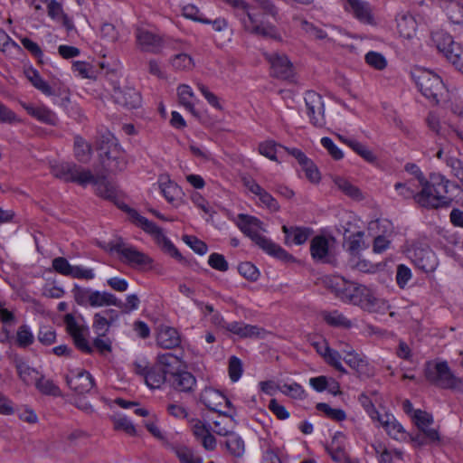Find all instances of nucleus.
<instances>
[{"mask_svg": "<svg viewBox=\"0 0 463 463\" xmlns=\"http://www.w3.org/2000/svg\"><path fill=\"white\" fill-rule=\"evenodd\" d=\"M344 9L364 24H373L371 5L364 0H341Z\"/></svg>", "mask_w": 463, "mask_h": 463, "instance_id": "obj_14", "label": "nucleus"}, {"mask_svg": "<svg viewBox=\"0 0 463 463\" xmlns=\"http://www.w3.org/2000/svg\"><path fill=\"white\" fill-rule=\"evenodd\" d=\"M308 383L317 392H327L333 395L340 393L338 382L330 376L319 375L311 377L308 380Z\"/></svg>", "mask_w": 463, "mask_h": 463, "instance_id": "obj_25", "label": "nucleus"}, {"mask_svg": "<svg viewBox=\"0 0 463 463\" xmlns=\"http://www.w3.org/2000/svg\"><path fill=\"white\" fill-rule=\"evenodd\" d=\"M449 183L450 181L441 174H430L426 184L418 186L416 203L426 209L449 207L452 201L448 196Z\"/></svg>", "mask_w": 463, "mask_h": 463, "instance_id": "obj_1", "label": "nucleus"}, {"mask_svg": "<svg viewBox=\"0 0 463 463\" xmlns=\"http://www.w3.org/2000/svg\"><path fill=\"white\" fill-rule=\"evenodd\" d=\"M225 446L230 453L237 458L241 457L245 451V445L242 439L234 432L226 435Z\"/></svg>", "mask_w": 463, "mask_h": 463, "instance_id": "obj_41", "label": "nucleus"}, {"mask_svg": "<svg viewBox=\"0 0 463 463\" xmlns=\"http://www.w3.org/2000/svg\"><path fill=\"white\" fill-rule=\"evenodd\" d=\"M346 145H348L355 153L362 156L365 161L369 163H373L376 161L377 157L373 154V152L362 143L356 140H349L346 141Z\"/></svg>", "mask_w": 463, "mask_h": 463, "instance_id": "obj_54", "label": "nucleus"}, {"mask_svg": "<svg viewBox=\"0 0 463 463\" xmlns=\"http://www.w3.org/2000/svg\"><path fill=\"white\" fill-rule=\"evenodd\" d=\"M52 174L63 181L74 182L83 186L89 184H96V177L90 170L71 163L52 165Z\"/></svg>", "mask_w": 463, "mask_h": 463, "instance_id": "obj_7", "label": "nucleus"}, {"mask_svg": "<svg viewBox=\"0 0 463 463\" xmlns=\"http://www.w3.org/2000/svg\"><path fill=\"white\" fill-rule=\"evenodd\" d=\"M364 232H357L355 233L350 234L345 239V246L347 250L353 254H358L364 248V242L363 241Z\"/></svg>", "mask_w": 463, "mask_h": 463, "instance_id": "obj_49", "label": "nucleus"}, {"mask_svg": "<svg viewBox=\"0 0 463 463\" xmlns=\"http://www.w3.org/2000/svg\"><path fill=\"white\" fill-rule=\"evenodd\" d=\"M166 374L159 368H150L145 374V383L151 389L159 388L165 381Z\"/></svg>", "mask_w": 463, "mask_h": 463, "instance_id": "obj_46", "label": "nucleus"}, {"mask_svg": "<svg viewBox=\"0 0 463 463\" xmlns=\"http://www.w3.org/2000/svg\"><path fill=\"white\" fill-rule=\"evenodd\" d=\"M324 282L328 288L335 292V295L344 301H347L354 285V283L347 281L338 275L326 277Z\"/></svg>", "mask_w": 463, "mask_h": 463, "instance_id": "obj_20", "label": "nucleus"}, {"mask_svg": "<svg viewBox=\"0 0 463 463\" xmlns=\"http://www.w3.org/2000/svg\"><path fill=\"white\" fill-rule=\"evenodd\" d=\"M113 250L119 254L122 261L132 267L145 268L152 263L149 256L129 244L118 242L114 245Z\"/></svg>", "mask_w": 463, "mask_h": 463, "instance_id": "obj_11", "label": "nucleus"}, {"mask_svg": "<svg viewBox=\"0 0 463 463\" xmlns=\"http://www.w3.org/2000/svg\"><path fill=\"white\" fill-rule=\"evenodd\" d=\"M34 341V336L29 326L23 325L19 326L16 332V343L20 347H27Z\"/></svg>", "mask_w": 463, "mask_h": 463, "instance_id": "obj_58", "label": "nucleus"}, {"mask_svg": "<svg viewBox=\"0 0 463 463\" xmlns=\"http://www.w3.org/2000/svg\"><path fill=\"white\" fill-rule=\"evenodd\" d=\"M404 170L412 176L411 180L416 183L417 187L422 184H426V181L429 180L421 171L419 165L413 163H407L404 165Z\"/></svg>", "mask_w": 463, "mask_h": 463, "instance_id": "obj_62", "label": "nucleus"}, {"mask_svg": "<svg viewBox=\"0 0 463 463\" xmlns=\"http://www.w3.org/2000/svg\"><path fill=\"white\" fill-rule=\"evenodd\" d=\"M36 388L43 394L52 396H60V388L50 379L40 376L35 383Z\"/></svg>", "mask_w": 463, "mask_h": 463, "instance_id": "obj_51", "label": "nucleus"}, {"mask_svg": "<svg viewBox=\"0 0 463 463\" xmlns=\"http://www.w3.org/2000/svg\"><path fill=\"white\" fill-rule=\"evenodd\" d=\"M13 364L17 371L20 379L26 384H33L37 382L40 373L37 370L31 367L28 363L21 356L15 355Z\"/></svg>", "mask_w": 463, "mask_h": 463, "instance_id": "obj_26", "label": "nucleus"}, {"mask_svg": "<svg viewBox=\"0 0 463 463\" xmlns=\"http://www.w3.org/2000/svg\"><path fill=\"white\" fill-rule=\"evenodd\" d=\"M432 41L435 43L437 49L444 54L446 57L449 52L454 48V45H458V43L453 41V38L444 33V32H436L432 34Z\"/></svg>", "mask_w": 463, "mask_h": 463, "instance_id": "obj_40", "label": "nucleus"}, {"mask_svg": "<svg viewBox=\"0 0 463 463\" xmlns=\"http://www.w3.org/2000/svg\"><path fill=\"white\" fill-rule=\"evenodd\" d=\"M405 409L406 413L411 418L413 423L430 442L440 441L438 429L431 427L434 422L431 414L421 409H414L413 407H405Z\"/></svg>", "mask_w": 463, "mask_h": 463, "instance_id": "obj_10", "label": "nucleus"}, {"mask_svg": "<svg viewBox=\"0 0 463 463\" xmlns=\"http://www.w3.org/2000/svg\"><path fill=\"white\" fill-rule=\"evenodd\" d=\"M75 301L80 306L102 307L109 306L122 307V302L113 294L107 291L92 290L90 288H75Z\"/></svg>", "mask_w": 463, "mask_h": 463, "instance_id": "obj_5", "label": "nucleus"}, {"mask_svg": "<svg viewBox=\"0 0 463 463\" xmlns=\"http://www.w3.org/2000/svg\"><path fill=\"white\" fill-rule=\"evenodd\" d=\"M305 103L310 122L316 127H323L326 121L322 97L315 91H307L305 94Z\"/></svg>", "mask_w": 463, "mask_h": 463, "instance_id": "obj_12", "label": "nucleus"}, {"mask_svg": "<svg viewBox=\"0 0 463 463\" xmlns=\"http://www.w3.org/2000/svg\"><path fill=\"white\" fill-rule=\"evenodd\" d=\"M26 77L31 83L47 96L53 95L52 87L40 76L37 71L30 69L26 71Z\"/></svg>", "mask_w": 463, "mask_h": 463, "instance_id": "obj_45", "label": "nucleus"}, {"mask_svg": "<svg viewBox=\"0 0 463 463\" xmlns=\"http://www.w3.org/2000/svg\"><path fill=\"white\" fill-rule=\"evenodd\" d=\"M329 241L324 236H316L310 243V252L313 259L324 260L328 254Z\"/></svg>", "mask_w": 463, "mask_h": 463, "instance_id": "obj_36", "label": "nucleus"}, {"mask_svg": "<svg viewBox=\"0 0 463 463\" xmlns=\"http://www.w3.org/2000/svg\"><path fill=\"white\" fill-rule=\"evenodd\" d=\"M300 166L308 181H310L313 184L319 183L321 179L320 172L317 165L310 159H308Z\"/></svg>", "mask_w": 463, "mask_h": 463, "instance_id": "obj_64", "label": "nucleus"}, {"mask_svg": "<svg viewBox=\"0 0 463 463\" xmlns=\"http://www.w3.org/2000/svg\"><path fill=\"white\" fill-rule=\"evenodd\" d=\"M177 95L179 102L193 115L197 116L198 113L194 108L193 99H194V93L192 88L186 84H181L177 88Z\"/></svg>", "mask_w": 463, "mask_h": 463, "instance_id": "obj_38", "label": "nucleus"}, {"mask_svg": "<svg viewBox=\"0 0 463 463\" xmlns=\"http://www.w3.org/2000/svg\"><path fill=\"white\" fill-rule=\"evenodd\" d=\"M157 364L161 366L160 369L165 374L172 376L173 373H176L175 370H178L182 366L183 363L178 356L171 353H166L157 356Z\"/></svg>", "mask_w": 463, "mask_h": 463, "instance_id": "obj_35", "label": "nucleus"}, {"mask_svg": "<svg viewBox=\"0 0 463 463\" xmlns=\"http://www.w3.org/2000/svg\"><path fill=\"white\" fill-rule=\"evenodd\" d=\"M284 146L276 144L274 141H265L259 146V152L269 160L278 162L277 155Z\"/></svg>", "mask_w": 463, "mask_h": 463, "instance_id": "obj_52", "label": "nucleus"}, {"mask_svg": "<svg viewBox=\"0 0 463 463\" xmlns=\"http://www.w3.org/2000/svg\"><path fill=\"white\" fill-rule=\"evenodd\" d=\"M159 187L164 197L171 203H175L181 196V188L172 182L167 175H162L158 179Z\"/></svg>", "mask_w": 463, "mask_h": 463, "instance_id": "obj_31", "label": "nucleus"}, {"mask_svg": "<svg viewBox=\"0 0 463 463\" xmlns=\"http://www.w3.org/2000/svg\"><path fill=\"white\" fill-rule=\"evenodd\" d=\"M173 449L181 463H203L202 458L195 456L192 449L185 446H176Z\"/></svg>", "mask_w": 463, "mask_h": 463, "instance_id": "obj_53", "label": "nucleus"}, {"mask_svg": "<svg viewBox=\"0 0 463 463\" xmlns=\"http://www.w3.org/2000/svg\"><path fill=\"white\" fill-rule=\"evenodd\" d=\"M113 97L118 104L128 109L137 108L141 104V96L133 88L116 89Z\"/></svg>", "mask_w": 463, "mask_h": 463, "instance_id": "obj_22", "label": "nucleus"}, {"mask_svg": "<svg viewBox=\"0 0 463 463\" xmlns=\"http://www.w3.org/2000/svg\"><path fill=\"white\" fill-rule=\"evenodd\" d=\"M394 189L399 196L403 199H413L416 203V194L419 191V187H417L416 183L412 180L398 182L394 184Z\"/></svg>", "mask_w": 463, "mask_h": 463, "instance_id": "obj_44", "label": "nucleus"}, {"mask_svg": "<svg viewBox=\"0 0 463 463\" xmlns=\"http://www.w3.org/2000/svg\"><path fill=\"white\" fill-rule=\"evenodd\" d=\"M446 58L458 71L463 73V48L459 44L454 45V48L449 52Z\"/></svg>", "mask_w": 463, "mask_h": 463, "instance_id": "obj_60", "label": "nucleus"}, {"mask_svg": "<svg viewBox=\"0 0 463 463\" xmlns=\"http://www.w3.org/2000/svg\"><path fill=\"white\" fill-rule=\"evenodd\" d=\"M324 320L333 326L350 327L351 322L338 311L327 312L323 315Z\"/></svg>", "mask_w": 463, "mask_h": 463, "instance_id": "obj_57", "label": "nucleus"}, {"mask_svg": "<svg viewBox=\"0 0 463 463\" xmlns=\"http://www.w3.org/2000/svg\"><path fill=\"white\" fill-rule=\"evenodd\" d=\"M397 29L400 35L405 39H411L416 34L417 23L409 14H399L396 18Z\"/></svg>", "mask_w": 463, "mask_h": 463, "instance_id": "obj_30", "label": "nucleus"}, {"mask_svg": "<svg viewBox=\"0 0 463 463\" xmlns=\"http://www.w3.org/2000/svg\"><path fill=\"white\" fill-rule=\"evenodd\" d=\"M238 227L269 255L279 260H287L289 257L284 249L262 234L264 228L258 218L247 214H239Z\"/></svg>", "mask_w": 463, "mask_h": 463, "instance_id": "obj_2", "label": "nucleus"}, {"mask_svg": "<svg viewBox=\"0 0 463 463\" xmlns=\"http://www.w3.org/2000/svg\"><path fill=\"white\" fill-rule=\"evenodd\" d=\"M364 60L370 67L378 71L384 70L388 64L386 58L382 53L373 51L368 52Z\"/></svg>", "mask_w": 463, "mask_h": 463, "instance_id": "obj_55", "label": "nucleus"}, {"mask_svg": "<svg viewBox=\"0 0 463 463\" xmlns=\"http://www.w3.org/2000/svg\"><path fill=\"white\" fill-rule=\"evenodd\" d=\"M411 78L421 94L435 104L449 100V90L442 79L430 70L415 68Z\"/></svg>", "mask_w": 463, "mask_h": 463, "instance_id": "obj_3", "label": "nucleus"}, {"mask_svg": "<svg viewBox=\"0 0 463 463\" xmlns=\"http://www.w3.org/2000/svg\"><path fill=\"white\" fill-rule=\"evenodd\" d=\"M66 329L70 335L73 338L76 346L83 352L90 353L91 347L88 340L85 338L87 328L80 325L71 314H67L64 317Z\"/></svg>", "mask_w": 463, "mask_h": 463, "instance_id": "obj_15", "label": "nucleus"}, {"mask_svg": "<svg viewBox=\"0 0 463 463\" xmlns=\"http://www.w3.org/2000/svg\"><path fill=\"white\" fill-rule=\"evenodd\" d=\"M170 381L174 388L180 392H190L196 383L194 376L185 371L173 373Z\"/></svg>", "mask_w": 463, "mask_h": 463, "instance_id": "obj_32", "label": "nucleus"}, {"mask_svg": "<svg viewBox=\"0 0 463 463\" xmlns=\"http://www.w3.org/2000/svg\"><path fill=\"white\" fill-rule=\"evenodd\" d=\"M156 343L162 348L171 349L180 345L181 337L175 328L169 326H160L156 336Z\"/></svg>", "mask_w": 463, "mask_h": 463, "instance_id": "obj_23", "label": "nucleus"}, {"mask_svg": "<svg viewBox=\"0 0 463 463\" xmlns=\"http://www.w3.org/2000/svg\"><path fill=\"white\" fill-rule=\"evenodd\" d=\"M23 108L29 115L35 118L43 123L49 125H56L58 122L57 116L48 108L43 106H33L32 104L22 103Z\"/></svg>", "mask_w": 463, "mask_h": 463, "instance_id": "obj_27", "label": "nucleus"}, {"mask_svg": "<svg viewBox=\"0 0 463 463\" xmlns=\"http://www.w3.org/2000/svg\"><path fill=\"white\" fill-rule=\"evenodd\" d=\"M348 356L343 357L344 361L354 370L360 376L369 377L373 375V370L367 358L363 354L347 352Z\"/></svg>", "mask_w": 463, "mask_h": 463, "instance_id": "obj_21", "label": "nucleus"}, {"mask_svg": "<svg viewBox=\"0 0 463 463\" xmlns=\"http://www.w3.org/2000/svg\"><path fill=\"white\" fill-rule=\"evenodd\" d=\"M138 48L143 52H157L163 45L161 36L154 30L139 26L135 31Z\"/></svg>", "mask_w": 463, "mask_h": 463, "instance_id": "obj_13", "label": "nucleus"}, {"mask_svg": "<svg viewBox=\"0 0 463 463\" xmlns=\"http://www.w3.org/2000/svg\"><path fill=\"white\" fill-rule=\"evenodd\" d=\"M16 413L19 418L28 423H35L38 420L36 413L28 407H0V414L11 415Z\"/></svg>", "mask_w": 463, "mask_h": 463, "instance_id": "obj_39", "label": "nucleus"}, {"mask_svg": "<svg viewBox=\"0 0 463 463\" xmlns=\"http://www.w3.org/2000/svg\"><path fill=\"white\" fill-rule=\"evenodd\" d=\"M445 162L450 168L451 175L463 185V162L453 156L446 157Z\"/></svg>", "mask_w": 463, "mask_h": 463, "instance_id": "obj_61", "label": "nucleus"}, {"mask_svg": "<svg viewBox=\"0 0 463 463\" xmlns=\"http://www.w3.org/2000/svg\"><path fill=\"white\" fill-rule=\"evenodd\" d=\"M116 430H123L130 436H135L137 431L134 424L129 419L123 415H113L110 417Z\"/></svg>", "mask_w": 463, "mask_h": 463, "instance_id": "obj_50", "label": "nucleus"}, {"mask_svg": "<svg viewBox=\"0 0 463 463\" xmlns=\"http://www.w3.org/2000/svg\"><path fill=\"white\" fill-rule=\"evenodd\" d=\"M202 402L203 405H232V402L219 391L207 388L202 393Z\"/></svg>", "mask_w": 463, "mask_h": 463, "instance_id": "obj_43", "label": "nucleus"}, {"mask_svg": "<svg viewBox=\"0 0 463 463\" xmlns=\"http://www.w3.org/2000/svg\"><path fill=\"white\" fill-rule=\"evenodd\" d=\"M129 216L133 222L142 228L146 232L154 235L156 239H159V237L162 236V230L146 217L141 216L137 211H129Z\"/></svg>", "mask_w": 463, "mask_h": 463, "instance_id": "obj_34", "label": "nucleus"}, {"mask_svg": "<svg viewBox=\"0 0 463 463\" xmlns=\"http://www.w3.org/2000/svg\"><path fill=\"white\" fill-rule=\"evenodd\" d=\"M224 327L241 337H252L260 335V328L258 326L241 322L226 323Z\"/></svg>", "mask_w": 463, "mask_h": 463, "instance_id": "obj_37", "label": "nucleus"}, {"mask_svg": "<svg viewBox=\"0 0 463 463\" xmlns=\"http://www.w3.org/2000/svg\"><path fill=\"white\" fill-rule=\"evenodd\" d=\"M280 392L295 400L303 401L307 397V392L304 388L298 383H284L281 385Z\"/></svg>", "mask_w": 463, "mask_h": 463, "instance_id": "obj_47", "label": "nucleus"}, {"mask_svg": "<svg viewBox=\"0 0 463 463\" xmlns=\"http://www.w3.org/2000/svg\"><path fill=\"white\" fill-rule=\"evenodd\" d=\"M414 265L425 272L433 271L438 261L435 253L430 248H415L410 252Z\"/></svg>", "mask_w": 463, "mask_h": 463, "instance_id": "obj_16", "label": "nucleus"}, {"mask_svg": "<svg viewBox=\"0 0 463 463\" xmlns=\"http://www.w3.org/2000/svg\"><path fill=\"white\" fill-rule=\"evenodd\" d=\"M425 376L432 384L456 391H463V379L456 376L445 361H430L426 364Z\"/></svg>", "mask_w": 463, "mask_h": 463, "instance_id": "obj_4", "label": "nucleus"}, {"mask_svg": "<svg viewBox=\"0 0 463 463\" xmlns=\"http://www.w3.org/2000/svg\"><path fill=\"white\" fill-rule=\"evenodd\" d=\"M172 66L178 71H189L194 66L193 58L186 53H178L171 59Z\"/></svg>", "mask_w": 463, "mask_h": 463, "instance_id": "obj_56", "label": "nucleus"}, {"mask_svg": "<svg viewBox=\"0 0 463 463\" xmlns=\"http://www.w3.org/2000/svg\"><path fill=\"white\" fill-rule=\"evenodd\" d=\"M282 231L285 233V243L287 245H301L305 243L312 234V230L307 227L282 226Z\"/></svg>", "mask_w": 463, "mask_h": 463, "instance_id": "obj_24", "label": "nucleus"}, {"mask_svg": "<svg viewBox=\"0 0 463 463\" xmlns=\"http://www.w3.org/2000/svg\"><path fill=\"white\" fill-rule=\"evenodd\" d=\"M114 310H106L94 315L92 327L98 335H106L111 326V322L114 320ZM117 316H115V318Z\"/></svg>", "mask_w": 463, "mask_h": 463, "instance_id": "obj_28", "label": "nucleus"}, {"mask_svg": "<svg viewBox=\"0 0 463 463\" xmlns=\"http://www.w3.org/2000/svg\"><path fill=\"white\" fill-rule=\"evenodd\" d=\"M334 183L336 185V187L345 195L354 200H362L364 198L360 189L352 184L348 180L345 179L344 177H335Z\"/></svg>", "mask_w": 463, "mask_h": 463, "instance_id": "obj_42", "label": "nucleus"}, {"mask_svg": "<svg viewBox=\"0 0 463 463\" xmlns=\"http://www.w3.org/2000/svg\"><path fill=\"white\" fill-rule=\"evenodd\" d=\"M367 413L371 419L378 422L393 439L398 441H406L408 439L406 430L396 420L392 414L387 412L386 407H367Z\"/></svg>", "mask_w": 463, "mask_h": 463, "instance_id": "obj_6", "label": "nucleus"}, {"mask_svg": "<svg viewBox=\"0 0 463 463\" xmlns=\"http://www.w3.org/2000/svg\"><path fill=\"white\" fill-rule=\"evenodd\" d=\"M66 382L70 388L79 393L90 391L94 384L91 374L81 369L71 371L70 374L66 376Z\"/></svg>", "mask_w": 463, "mask_h": 463, "instance_id": "obj_18", "label": "nucleus"}, {"mask_svg": "<svg viewBox=\"0 0 463 463\" xmlns=\"http://www.w3.org/2000/svg\"><path fill=\"white\" fill-rule=\"evenodd\" d=\"M48 15L55 22L61 23L68 30L73 28L71 19L64 13L62 5L56 0H50L47 3Z\"/></svg>", "mask_w": 463, "mask_h": 463, "instance_id": "obj_29", "label": "nucleus"}, {"mask_svg": "<svg viewBox=\"0 0 463 463\" xmlns=\"http://www.w3.org/2000/svg\"><path fill=\"white\" fill-rule=\"evenodd\" d=\"M106 139V146L99 147L103 164L109 171L122 170L125 166L123 152L112 135L109 134Z\"/></svg>", "mask_w": 463, "mask_h": 463, "instance_id": "obj_9", "label": "nucleus"}, {"mask_svg": "<svg viewBox=\"0 0 463 463\" xmlns=\"http://www.w3.org/2000/svg\"><path fill=\"white\" fill-rule=\"evenodd\" d=\"M347 301L369 312H377L385 307V302L373 289L364 285L354 284Z\"/></svg>", "mask_w": 463, "mask_h": 463, "instance_id": "obj_8", "label": "nucleus"}, {"mask_svg": "<svg viewBox=\"0 0 463 463\" xmlns=\"http://www.w3.org/2000/svg\"><path fill=\"white\" fill-rule=\"evenodd\" d=\"M91 154V147L82 137H76L74 139V155L80 162H87Z\"/></svg>", "mask_w": 463, "mask_h": 463, "instance_id": "obj_48", "label": "nucleus"}, {"mask_svg": "<svg viewBox=\"0 0 463 463\" xmlns=\"http://www.w3.org/2000/svg\"><path fill=\"white\" fill-rule=\"evenodd\" d=\"M265 56L276 77L288 79L293 75V65L286 55L272 52L266 53Z\"/></svg>", "mask_w": 463, "mask_h": 463, "instance_id": "obj_19", "label": "nucleus"}, {"mask_svg": "<svg viewBox=\"0 0 463 463\" xmlns=\"http://www.w3.org/2000/svg\"><path fill=\"white\" fill-rule=\"evenodd\" d=\"M239 273L250 281H256L259 279V269L251 262H241L238 266Z\"/></svg>", "mask_w": 463, "mask_h": 463, "instance_id": "obj_63", "label": "nucleus"}, {"mask_svg": "<svg viewBox=\"0 0 463 463\" xmlns=\"http://www.w3.org/2000/svg\"><path fill=\"white\" fill-rule=\"evenodd\" d=\"M243 184L249 192L258 197L262 206L271 212H278L279 210V205L277 200L263 189L254 179L243 178Z\"/></svg>", "mask_w": 463, "mask_h": 463, "instance_id": "obj_17", "label": "nucleus"}, {"mask_svg": "<svg viewBox=\"0 0 463 463\" xmlns=\"http://www.w3.org/2000/svg\"><path fill=\"white\" fill-rule=\"evenodd\" d=\"M300 28L304 31L309 37L316 40H326L327 39L326 33L315 26L313 24L307 22V20H301Z\"/></svg>", "mask_w": 463, "mask_h": 463, "instance_id": "obj_59", "label": "nucleus"}, {"mask_svg": "<svg viewBox=\"0 0 463 463\" xmlns=\"http://www.w3.org/2000/svg\"><path fill=\"white\" fill-rule=\"evenodd\" d=\"M211 411L213 413H217L216 419L212 418L213 424V430L222 436H226L231 432V429L233 425L232 417L225 412L216 411L214 408H212Z\"/></svg>", "mask_w": 463, "mask_h": 463, "instance_id": "obj_33", "label": "nucleus"}]
</instances>
